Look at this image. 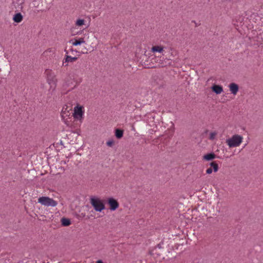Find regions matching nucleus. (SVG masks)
Wrapping results in <instances>:
<instances>
[{
  "instance_id": "obj_1",
  "label": "nucleus",
  "mask_w": 263,
  "mask_h": 263,
  "mask_svg": "<svg viewBox=\"0 0 263 263\" xmlns=\"http://www.w3.org/2000/svg\"><path fill=\"white\" fill-rule=\"evenodd\" d=\"M45 73L46 76L47 82L50 85V89L54 90L57 83V79L55 74L51 70L49 69L46 70Z\"/></svg>"
},
{
  "instance_id": "obj_2",
  "label": "nucleus",
  "mask_w": 263,
  "mask_h": 263,
  "mask_svg": "<svg viewBox=\"0 0 263 263\" xmlns=\"http://www.w3.org/2000/svg\"><path fill=\"white\" fill-rule=\"evenodd\" d=\"M90 202L97 212H101L105 209V204L102 200L97 197H92L90 199Z\"/></svg>"
},
{
  "instance_id": "obj_3",
  "label": "nucleus",
  "mask_w": 263,
  "mask_h": 263,
  "mask_svg": "<svg viewBox=\"0 0 263 263\" xmlns=\"http://www.w3.org/2000/svg\"><path fill=\"white\" fill-rule=\"evenodd\" d=\"M243 137L239 135H234L231 138L226 140V143L229 147H236L242 142Z\"/></svg>"
},
{
  "instance_id": "obj_4",
  "label": "nucleus",
  "mask_w": 263,
  "mask_h": 263,
  "mask_svg": "<svg viewBox=\"0 0 263 263\" xmlns=\"http://www.w3.org/2000/svg\"><path fill=\"white\" fill-rule=\"evenodd\" d=\"M84 114V108L83 106L80 105H77L74 107L73 116L75 119L79 120L81 122L83 118Z\"/></svg>"
},
{
  "instance_id": "obj_5",
  "label": "nucleus",
  "mask_w": 263,
  "mask_h": 263,
  "mask_svg": "<svg viewBox=\"0 0 263 263\" xmlns=\"http://www.w3.org/2000/svg\"><path fill=\"white\" fill-rule=\"evenodd\" d=\"M38 202L47 206H55L57 202L53 199L48 197H41L38 199Z\"/></svg>"
},
{
  "instance_id": "obj_6",
  "label": "nucleus",
  "mask_w": 263,
  "mask_h": 263,
  "mask_svg": "<svg viewBox=\"0 0 263 263\" xmlns=\"http://www.w3.org/2000/svg\"><path fill=\"white\" fill-rule=\"evenodd\" d=\"M108 203L109 205V209L111 211L116 210L119 205L118 201L112 198H109L108 199Z\"/></svg>"
},
{
  "instance_id": "obj_7",
  "label": "nucleus",
  "mask_w": 263,
  "mask_h": 263,
  "mask_svg": "<svg viewBox=\"0 0 263 263\" xmlns=\"http://www.w3.org/2000/svg\"><path fill=\"white\" fill-rule=\"evenodd\" d=\"M229 87L230 91L232 94L236 95L239 89V87L237 84L234 83H232L230 84Z\"/></svg>"
},
{
  "instance_id": "obj_8",
  "label": "nucleus",
  "mask_w": 263,
  "mask_h": 263,
  "mask_svg": "<svg viewBox=\"0 0 263 263\" xmlns=\"http://www.w3.org/2000/svg\"><path fill=\"white\" fill-rule=\"evenodd\" d=\"M85 41L84 40V38L83 37H79L78 39H74L70 41V43L73 46H78L82 44L85 43Z\"/></svg>"
},
{
  "instance_id": "obj_9",
  "label": "nucleus",
  "mask_w": 263,
  "mask_h": 263,
  "mask_svg": "<svg viewBox=\"0 0 263 263\" xmlns=\"http://www.w3.org/2000/svg\"><path fill=\"white\" fill-rule=\"evenodd\" d=\"M212 89V90L216 94H220L223 91L222 87L218 85H213Z\"/></svg>"
},
{
  "instance_id": "obj_10",
  "label": "nucleus",
  "mask_w": 263,
  "mask_h": 263,
  "mask_svg": "<svg viewBox=\"0 0 263 263\" xmlns=\"http://www.w3.org/2000/svg\"><path fill=\"white\" fill-rule=\"evenodd\" d=\"M164 51V47L161 46H154L152 48V51L153 52H159L162 53Z\"/></svg>"
},
{
  "instance_id": "obj_11",
  "label": "nucleus",
  "mask_w": 263,
  "mask_h": 263,
  "mask_svg": "<svg viewBox=\"0 0 263 263\" xmlns=\"http://www.w3.org/2000/svg\"><path fill=\"white\" fill-rule=\"evenodd\" d=\"M70 115V113L69 112V110H68V108H63L62 112H61V117L63 120L66 122V118Z\"/></svg>"
},
{
  "instance_id": "obj_12",
  "label": "nucleus",
  "mask_w": 263,
  "mask_h": 263,
  "mask_svg": "<svg viewBox=\"0 0 263 263\" xmlns=\"http://www.w3.org/2000/svg\"><path fill=\"white\" fill-rule=\"evenodd\" d=\"M13 20L16 23H20L23 20V16L21 13H17L14 15Z\"/></svg>"
},
{
  "instance_id": "obj_13",
  "label": "nucleus",
  "mask_w": 263,
  "mask_h": 263,
  "mask_svg": "<svg viewBox=\"0 0 263 263\" xmlns=\"http://www.w3.org/2000/svg\"><path fill=\"white\" fill-rule=\"evenodd\" d=\"M215 158V155L213 153H210L206 155H205L203 156V159L204 160L209 161L212 160Z\"/></svg>"
},
{
  "instance_id": "obj_14",
  "label": "nucleus",
  "mask_w": 263,
  "mask_h": 263,
  "mask_svg": "<svg viewBox=\"0 0 263 263\" xmlns=\"http://www.w3.org/2000/svg\"><path fill=\"white\" fill-rule=\"evenodd\" d=\"M85 21L83 19H78L75 22V25L77 27H82L85 25Z\"/></svg>"
},
{
  "instance_id": "obj_15",
  "label": "nucleus",
  "mask_w": 263,
  "mask_h": 263,
  "mask_svg": "<svg viewBox=\"0 0 263 263\" xmlns=\"http://www.w3.org/2000/svg\"><path fill=\"white\" fill-rule=\"evenodd\" d=\"M61 222L63 226L66 227L69 226L71 224L70 220L69 219L66 218H62L61 219Z\"/></svg>"
},
{
  "instance_id": "obj_16",
  "label": "nucleus",
  "mask_w": 263,
  "mask_h": 263,
  "mask_svg": "<svg viewBox=\"0 0 263 263\" xmlns=\"http://www.w3.org/2000/svg\"><path fill=\"white\" fill-rule=\"evenodd\" d=\"M77 57H72L70 55H66V58H65V62H74L76 61L77 60Z\"/></svg>"
},
{
  "instance_id": "obj_17",
  "label": "nucleus",
  "mask_w": 263,
  "mask_h": 263,
  "mask_svg": "<svg viewBox=\"0 0 263 263\" xmlns=\"http://www.w3.org/2000/svg\"><path fill=\"white\" fill-rule=\"evenodd\" d=\"M115 135L117 138L120 139L123 137V131L119 129H117L116 130Z\"/></svg>"
},
{
  "instance_id": "obj_18",
  "label": "nucleus",
  "mask_w": 263,
  "mask_h": 263,
  "mask_svg": "<svg viewBox=\"0 0 263 263\" xmlns=\"http://www.w3.org/2000/svg\"><path fill=\"white\" fill-rule=\"evenodd\" d=\"M210 165L211 167H213V171L214 172H216L218 171V164L216 162H211L210 164Z\"/></svg>"
},
{
  "instance_id": "obj_19",
  "label": "nucleus",
  "mask_w": 263,
  "mask_h": 263,
  "mask_svg": "<svg viewBox=\"0 0 263 263\" xmlns=\"http://www.w3.org/2000/svg\"><path fill=\"white\" fill-rule=\"evenodd\" d=\"M217 135V132H211L209 134V139L210 140H214L215 138Z\"/></svg>"
},
{
  "instance_id": "obj_20",
  "label": "nucleus",
  "mask_w": 263,
  "mask_h": 263,
  "mask_svg": "<svg viewBox=\"0 0 263 263\" xmlns=\"http://www.w3.org/2000/svg\"><path fill=\"white\" fill-rule=\"evenodd\" d=\"M158 59H157V58L156 57L155 59H154L155 60V62L156 63H158V65H159L160 64H161L162 63V60H161V57H157Z\"/></svg>"
},
{
  "instance_id": "obj_21",
  "label": "nucleus",
  "mask_w": 263,
  "mask_h": 263,
  "mask_svg": "<svg viewBox=\"0 0 263 263\" xmlns=\"http://www.w3.org/2000/svg\"><path fill=\"white\" fill-rule=\"evenodd\" d=\"M114 144V141L113 140H109L106 142V144L107 146L109 147H111Z\"/></svg>"
},
{
  "instance_id": "obj_22",
  "label": "nucleus",
  "mask_w": 263,
  "mask_h": 263,
  "mask_svg": "<svg viewBox=\"0 0 263 263\" xmlns=\"http://www.w3.org/2000/svg\"><path fill=\"white\" fill-rule=\"evenodd\" d=\"M212 171H213V170H212V167H210L206 170V172L207 174H210L212 173Z\"/></svg>"
},
{
  "instance_id": "obj_23",
  "label": "nucleus",
  "mask_w": 263,
  "mask_h": 263,
  "mask_svg": "<svg viewBox=\"0 0 263 263\" xmlns=\"http://www.w3.org/2000/svg\"><path fill=\"white\" fill-rule=\"evenodd\" d=\"M52 52V49L51 48H49L48 49H47V50H46L45 52H44V54H46L48 52Z\"/></svg>"
},
{
  "instance_id": "obj_24",
  "label": "nucleus",
  "mask_w": 263,
  "mask_h": 263,
  "mask_svg": "<svg viewBox=\"0 0 263 263\" xmlns=\"http://www.w3.org/2000/svg\"><path fill=\"white\" fill-rule=\"evenodd\" d=\"M96 263H103V262L102 260H99L97 261Z\"/></svg>"
}]
</instances>
